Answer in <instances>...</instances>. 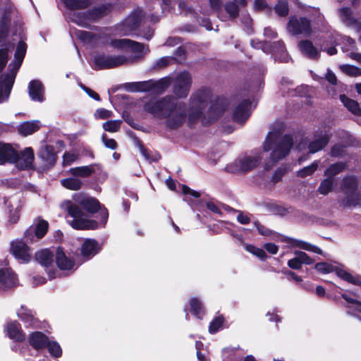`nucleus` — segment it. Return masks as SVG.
Listing matches in <instances>:
<instances>
[{
    "label": "nucleus",
    "mask_w": 361,
    "mask_h": 361,
    "mask_svg": "<svg viewBox=\"0 0 361 361\" xmlns=\"http://www.w3.org/2000/svg\"><path fill=\"white\" fill-rule=\"evenodd\" d=\"M340 99L345 107L352 114L357 116L361 115V109L356 101L347 97L344 94L340 96Z\"/></svg>",
    "instance_id": "35"
},
{
    "label": "nucleus",
    "mask_w": 361,
    "mask_h": 361,
    "mask_svg": "<svg viewBox=\"0 0 361 361\" xmlns=\"http://www.w3.org/2000/svg\"><path fill=\"white\" fill-rule=\"evenodd\" d=\"M18 317L21 319L26 327H37L38 320L35 313L25 306L22 305L17 311Z\"/></svg>",
    "instance_id": "24"
},
{
    "label": "nucleus",
    "mask_w": 361,
    "mask_h": 361,
    "mask_svg": "<svg viewBox=\"0 0 361 361\" xmlns=\"http://www.w3.org/2000/svg\"><path fill=\"white\" fill-rule=\"evenodd\" d=\"M11 251L16 259L23 262H27L31 259L28 247L21 240H13L11 243Z\"/></svg>",
    "instance_id": "17"
},
{
    "label": "nucleus",
    "mask_w": 361,
    "mask_h": 361,
    "mask_svg": "<svg viewBox=\"0 0 361 361\" xmlns=\"http://www.w3.org/2000/svg\"><path fill=\"white\" fill-rule=\"evenodd\" d=\"M274 9L279 16H286L288 13V6L287 1H279L276 5Z\"/></svg>",
    "instance_id": "52"
},
{
    "label": "nucleus",
    "mask_w": 361,
    "mask_h": 361,
    "mask_svg": "<svg viewBox=\"0 0 361 361\" xmlns=\"http://www.w3.org/2000/svg\"><path fill=\"white\" fill-rule=\"evenodd\" d=\"M251 45L255 49H262L263 51L268 52L269 51V46L265 42H261L258 40H251Z\"/></svg>",
    "instance_id": "58"
},
{
    "label": "nucleus",
    "mask_w": 361,
    "mask_h": 361,
    "mask_svg": "<svg viewBox=\"0 0 361 361\" xmlns=\"http://www.w3.org/2000/svg\"><path fill=\"white\" fill-rule=\"evenodd\" d=\"M46 347L53 357L59 358L61 357L62 349L59 343L56 341L49 340Z\"/></svg>",
    "instance_id": "42"
},
{
    "label": "nucleus",
    "mask_w": 361,
    "mask_h": 361,
    "mask_svg": "<svg viewBox=\"0 0 361 361\" xmlns=\"http://www.w3.org/2000/svg\"><path fill=\"white\" fill-rule=\"evenodd\" d=\"M121 121L119 120L108 121L103 124V128L111 133L117 132L121 126Z\"/></svg>",
    "instance_id": "48"
},
{
    "label": "nucleus",
    "mask_w": 361,
    "mask_h": 361,
    "mask_svg": "<svg viewBox=\"0 0 361 361\" xmlns=\"http://www.w3.org/2000/svg\"><path fill=\"white\" fill-rule=\"evenodd\" d=\"M211 98V91L207 88L197 90L190 97L188 109L184 102L172 96H166L159 100H150L144 106L146 111L157 118L164 119L170 128H176L185 121L187 116L190 121L198 118Z\"/></svg>",
    "instance_id": "1"
},
{
    "label": "nucleus",
    "mask_w": 361,
    "mask_h": 361,
    "mask_svg": "<svg viewBox=\"0 0 361 361\" xmlns=\"http://www.w3.org/2000/svg\"><path fill=\"white\" fill-rule=\"evenodd\" d=\"M40 127L39 121H25L18 126V130L20 135L27 136L37 131Z\"/></svg>",
    "instance_id": "30"
},
{
    "label": "nucleus",
    "mask_w": 361,
    "mask_h": 361,
    "mask_svg": "<svg viewBox=\"0 0 361 361\" xmlns=\"http://www.w3.org/2000/svg\"><path fill=\"white\" fill-rule=\"evenodd\" d=\"M10 18L7 13H5L0 23V42L3 41L7 36Z\"/></svg>",
    "instance_id": "46"
},
{
    "label": "nucleus",
    "mask_w": 361,
    "mask_h": 361,
    "mask_svg": "<svg viewBox=\"0 0 361 361\" xmlns=\"http://www.w3.org/2000/svg\"><path fill=\"white\" fill-rule=\"evenodd\" d=\"M73 200L75 203L65 200L61 203V207L68 212L71 218L68 222L73 228L97 229L105 226L109 213L96 198L76 193L73 195Z\"/></svg>",
    "instance_id": "2"
},
{
    "label": "nucleus",
    "mask_w": 361,
    "mask_h": 361,
    "mask_svg": "<svg viewBox=\"0 0 361 361\" xmlns=\"http://www.w3.org/2000/svg\"><path fill=\"white\" fill-rule=\"evenodd\" d=\"M333 38L334 40L331 42V44H338L341 40L343 41V45L342 46V49L344 51H348L353 49L355 46V40L349 37H341L336 33L333 36Z\"/></svg>",
    "instance_id": "37"
},
{
    "label": "nucleus",
    "mask_w": 361,
    "mask_h": 361,
    "mask_svg": "<svg viewBox=\"0 0 361 361\" xmlns=\"http://www.w3.org/2000/svg\"><path fill=\"white\" fill-rule=\"evenodd\" d=\"M49 224L47 221L41 219L37 223L35 228V235L38 239L42 238L47 232Z\"/></svg>",
    "instance_id": "44"
},
{
    "label": "nucleus",
    "mask_w": 361,
    "mask_h": 361,
    "mask_svg": "<svg viewBox=\"0 0 361 361\" xmlns=\"http://www.w3.org/2000/svg\"><path fill=\"white\" fill-rule=\"evenodd\" d=\"M8 221L10 224H16L20 218L23 202L18 198H12L6 202Z\"/></svg>",
    "instance_id": "19"
},
{
    "label": "nucleus",
    "mask_w": 361,
    "mask_h": 361,
    "mask_svg": "<svg viewBox=\"0 0 361 361\" xmlns=\"http://www.w3.org/2000/svg\"><path fill=\"white\" fill-rule=\"evenodd\" d=\"M342 298L345 300L346 302V304L345 305V307L348 309H351L353 307V305L356 302L357 300V299L353 298L348 293H343L341 294Z\"/></svg>",
    "instance_id": "63"
},
{
    "label": "nucleus",
    "mask_w": 361,
    "mask_h": 361,
    "mask_svg": "<svg viewBox=\"0 0 361 361\" xmlns=\"http://www.w3.org/2000/svg\"><path fill=\"white\" fill-rule=\"evenodd\" d=\"M173 59L171 57L164 56L157 60L154 64V68H162L168 66Z\"/></svg>",
    "instance_id": "57"
},
{
    "label": "nucleus",
    "mask_w": 361,
    "mask_h": 361,
    "mask_svg": "<svg viewBox=\"0 0 361 361\" xmlns=\"http://www.w3.org/2000/svg\"><path fill=\"white\" fill-rule=\"evenodd\" d=\"M28 92L32 101L42 102L44 100V89L39 80H32L28 85Z\"/></svg>",
    "instance_id": "25"
},
{
    "label": "nucleus",
    "mask_w": 361,
    "mask_h": 361,
    "mask_svg": "<svg viewBox=\"0 0 361 361\" xmlns=\"http://www.w3.org/2000/svg\"><path fill=\"white\" fill-rule=\"evenodd\" d=\"M60 183L65 188L71 190H78L82 185L81 180L75 176L61 179Z\"/></svg>",
    "instance_id": "38"
},
{
    "label": "nucleus",
    "mask_w": 361,
    "mask_h": 361,
    "mask_svg": "<svg viewBox=\"0 0 361 361\" xmlns=\"http://www.w3.org/2000/svg\"><path fill=\"white\" fill-rule=\"evenodd\" d=\"M66 6L70 9L85 8L90 3V0H61Z\"/></svg>",
    "instance_id": "41"
},
{
    "label": "nucleus",
    "mask_w": 361,
    "mask_h": 361,
    "mask_svg": "<svg viewBox=\"0 0 361 361\" xmlns=\"http://www.w3.org/2000/svg\"><path fill=\"white\" fill-rule=\"evenodd\" d=\"M56 263L58 268L66 274H72L77 268L75 261L68 257L61 247H58L56 252Z\"/></svg>",
    "instance_id": "16"
},
{
    "label": "nucleus",
    "mask_w": 361,
    "mask_h": 361,
    "mask_svg": "<svg viewBox=\"0 0 361 361\" xmlns=\"http://www.w3.org/2000/svg\"><path fill=\"white\" fill-rule=\"evenodd\" d=\"M107 10V7L103 5L94 8L92 13L73 12L71 20L78 25L87 27L89 25L90 21L95 20L97 18L106 14Z\"/></svg>",
    "instance_id": "9"
},
{
    "label": "nucleus",
    "mask_w": 361,
    "mask_h": 361,
    "mask_svg": "<svg viewBox=\"0 0 361 361\" xmlns=\"http://www.w3.org/2000/svg\"><path fill=\"white\" fill-rule=\"evenodd\" d=\"M102 140L106 147L111 149H115L117 147L116 142L114 139L107 138L105 134L102 135Z\"/></svg>",
    "instance_id": "61"
},
{
    "label": "nucleus",
    "mask_w": 361,
    "mask_h": 361,
    "mask_svg": "<svg viewBox=\"0 0 361 361\" xmlns=\"http://www.w3.org/2000/svg\"><path fill=\"white\" fill-rule=\"evenodd\" d=\"M16 157L17 152L10 144L0 142V164L14 162Z\"/></svg>",
    "instance_id": "26"
},
{
    "label": "nucleus",
    "mask_w": 361,
    "mask_h": 361,
    "mask_svg": "<svg viewBox=\"0 0 361 361\" xmlns=\"http://www.w3.org/2000/svg\"><path fill=\"white\" fill-rule=\"evenodd\" d=\"M357 181L354 176L345 177L341 183V191L346 195L345 205L354 206L359 204V194L357 192Z\"/></svg>",
    "instance_id": "8"
},
{
    "label": "nucleus",
    "mask_w": 361,
    "mask_h": 361,
    "mask_svg": "<svg viewBox=\"0 0 361 361\" xmlns=\"http://www.w3.org/2000/svg\"><path fill=\"white\" fill-rule=\"evenodd\" d=\"M338 16L340 20L344 25L355 31L358 32L360 30L361 22L354 17L350 8L343 7L339 9Z\"/></svg>",
    "instance_id": "18"
},
{
    "label": "nucleus",
    "mask_w": 361,
    "mask_h": 361,
    "mask_svg": "<svg viewBox=\"0 0 361 361\" xmlns=\"http://www.w3.org/2000/svg\"><path fill=\"white\" fill-rule=\"evenodd\" d=\"M172 84V78L170 76L162 78L159 80H153L152 92L163 93Z\"/></svg>",
    "instance_id": "34"
},
{
    "label": "nucleus",
    "mask_w": 361,
    "mask_h": 361,
    "mask_svg": "<svg viewBox=\"0 0 361 361\" xmlns=\"http://www.w3.org/2000/svg\"><path fill=\"white\" fill-rule=\"evenodd\" d=\"M287 30L294 35H309L311 33L310 20L306 18L290 17L287 25Z\"/></svg>",
    "instance_id": "12"
},
{
    "label": "nucleus",
    "mask_w": 361,
    "mask_h": 361,
    "mask_svg": "<svg viewBox=\"0 0 361 361\" xmlns=\"http://www.w3.org/2000/svg\"><path fill=\"white\" fill-rule=\"evenodd\" d=\"M125 60L124 55L97 54L94 57V66L96 70L113 68L125 64Z\"/></svg>",
    "instance_id": "10"
},
{
    "label": "nucleus",
    "mask_w": 361,
    "mask_h": 361,
    "mask_svg": "<svg viewBox=\"0 0 361 361\" xmlns=\"http://www.w3.org/2000/svg\"><path fill=\"white\" fill-rule=\"evenodd\" d=\"M330 139V129L329 127L319 128L315 130L310 139L304 138L298 145L299 151L306 149L310 154H314L324 149L329 143Z\"/></svg>",
    "instance_id": "6"
},
{
    "label": "nucleus",
    "mask_w": 361,
    "mask_h": 361,
    "mask_svg": "<svg viewBox=\"0 0 361 361\" xmlns=\"http://www.w3.org/2000/svg\"><path fill=\"white\" fill-rule=\"evenodd\" d=\"M38 156L41 158L47 165L54 164L56 161V154L54 147L44 145L41 147L38 152Z\"/></svg>",
    "instance_id": "31"
},
{
    "label": "nucleus",
    "mask_w": 361,
    "mask_h": 361,
    "mask_svg": "<svg viewBox=\"0 0 361 361\" xmlns=\"http://www.w3.org/2000/svg\"><path fill=\"white\" fill-rule=\"evenodd\" d=\"M295 255L298 256L302 264H305L310 265L314 262V260L304 252L295 251Z\"/></svg>",
    "instance_id": "56"
},
{
    "label": "nucleus",
    "mask_w": 361,
    "mask_h": 361,
    "mask_svg": "<svg viewBox=\"0 0 361 361\" xmlns=\"http://www.w3.org/2000/svg\"><path fill=\"white\" fill-rule=\"evenodd\" d=\"M287 264L290 269L296 270L300 269L302 265L297 255H295L293 259H289Z\"/></svg>",
    "instance_id": "59"
},
{
    "label": "nucleus",
    "mask_w": 361,
    "mask_h": 361,
    "mask_svg": "<svg viewBox=\"0 0 361 361\" xmlns=\"http://www.w3.org/2000/svg\"><path fill=\"white\" fill-rule=\"evenodd\" d=\"M79 157L78 153L75 151L67 152L63 156V166H69L76 161Z\"/></svg>",
    "instance_id": "50"
},
{
    "label": "nucleus",
    "mask_w": 361,
    "mask_h": 361,
    "mask_svg": "<svg viewBox=\"0 0 361 361\" xmlns=\"http://www.w3.org/2000/svg\"><path fill=\"white\" fill-rule=\"evenodd\" d=\"M340 68L346 75L351 77H357L361 75V68L356 66L345 64L340 66Z\"/></svg>",
    "instance_id": "45"
},
{
    "label": "nucleus",
    "mask_w": 361,
    "mask_h": 361,
    "mask_svg": "<svg viewBox=\"0 0 361 361\" xmlns=\"http://www.w3.org/2000/svg\"><path fill=\"white\" fill-rule=\"evenodd\" d=\"M138 85L140 86L139 87L140 92H147V91L152 92L153 80H147V81L139 82Z\"/></svg>",
    "instance_id": "62"
},
{
    "label": "nucleus",
    "mask_w": 361,
    "mask_h": 361,
    "mask_svg": "<svg viewBox=\"0 0 361 361\" xmlns=\"http://www.w3.org/2000/svg\"><path fill=\"white\" fill-rule=\"evenodd\" d=\"M142 17L143 12L141 9L133 11L120 25V33L123 35H132L140 25Z\"/></svg>",
    "instance_id": "13"
},
{
    "label": "nucleus",
    "mask_w": 361,
    "mask_h": 361,
    "mask_svg": "<svg viewBox=\"0 0 361 361\" xmlns=\"http://www.w3.org/2000/svg\"><path fill=\"white\" fill-rule=\"evenodd\" d=\"M111 47L129 53L124 56L125 64L131 63L142 59L149 51L148 46L129 39H114L110 42Z\"/></svg>",
    "instance_id": "5"
},
{
    "label": "nucleus",
    "mask_w": 361,
    "mask_h": 361,
    "mask_svg": "<svg viewBox=\"0 0 361 361\" xmlns=\"http://www.w3.org/2000/svg\"><path fill=\"white\" fill-rule=\"evenodd\" d=\"M271 51L276 60L281 62H287L288 61V55L284 49L283 42H275L274 47L272 48Z\"/></svg>",
    "instance_id": "36"
},
{
    "label": "nucleus",
    "mask_w": 361,
    "mask_h": 361,
    "mask_svg": "<svg viewBox=\"0 0 361 361\" xmlns=\"http://www.w3.org/2000/svg\"><path fill=\"white\" fill-rule=\"evenodd\" d=\"M319 161H314L310 166H305L297 172V176L300 178H305L312 175L318 169Z\"/></svg>",
    "instance_id": "43"
},
{
    "label": "nucleus",
    "mask_w": 361,
    "mask_h": 361,
    "mask_svg": "<svg viewBox=\"0 0 361 361\" xmlns=\"http://www.w3.org/2000/svg\"><path fill=\"white\" fill-rule=\"evenodd\" d=\"M293 140L289 135H283L279 131L270 132L263 144V152H250L238 157L229 166L232 173H243L255 168L263 157L264 152H270L271 165L284 158L290 152Z\"/></svg>",
    "instance_id": "3"
},
{
    "label": "nucleus",
    "mask_w": 361,
    "mask_h": 361,
    "mask_svg": "<svg viewBox=\"0 0 361 361\" xmlns=\"http://www.w3.org/2000/svg\"><path fill=\"white\" fill-rule=\"evenodd\" d=\"M18 285V276L11 268L0 269V292L7 291Z\"/></svg>",
    "instance_id": "15"
},
{
    "label": "nucleus",
    "mask_w": 361,
    "mask_h": 361,
    "mask_svg": "<svg viewBox=\"0 0 361 361\" xmlns=\"http://www.w3.org/2000/svg\"><path fill=\"white\" fill-rule=\"evenodd\" d=\"M8 50L6 49H0V73L5 67L8 61Z\"/></svg>",
    "instance_id": "60"
},
{
    "label": "nucleus",
    "mask_w": 361,
    "mask_h": 361,
    "mask_svg": "<svg viewBox=\"0 0 361 361\" xmlns=\"http://www.w3.org/2000/svg\"><path fill=\"white\" fill-rule=\"evenodd\" d=\"M76 35L78 37L82 40L85 43H89L93 41L94 35L92 32L85 31V30H78L76 32Z\"/></svg>",
    "instance_id": "53"
},
{
    "label": "nucleus",
    "mask_w": 361,
    "mask_h": 361,
    "mask_svg": "<svg viewBox=\"0 0 361 361\" xmlns=\"http://www.w3.org/2000/svg\"><path fill=\"white\" fill-rule=\"evenodd\" d=\"M4 329L8 336L16 342H22L25 338V335L21 329L20 324L16 321L8 322Z\"/></svg>",
    "instance_id": "23"
},
{
    "label": "nucleus",
    "mask_w": 361,
    "mask_h": 361,
    "mask_svg": "<svg viewBox=\"0 0 361 361\" xmlns=\"http://www.w3.org/2000/svg\"><path fill=\"white\" fill-rule=\"evenodd\" d=\"M100 169V165L97 164H90L87 166L71 168L69 173L78 178V177L86 178L91 176L93 173Z\"/></svg>",
    "instance_id": "27"
},
{
    "label": "nucleus",
    "mask_w": 361,
    "mask_h": 361,
    "mask_svg": "<svg viewBox=\"0 0 361 361\" xmlns=\"http://www.w3.org/2000/svg\"><path fill=\"white\" fill-rule=\"evenodd\" d=\"M347 282L361 287V276L351 273L348 279L347 278Z\"/></svg>",
    "instance_id": "64"
},
{
    "label": "nucleus",
    "mask_w": 361,
    "mask_h": 361,
    "mask_svg": "<svg viewBox=\"0 0 361 361\" xmlns=\"http://www.w3.org/2000/svg\"><path fill=\"white\" fill-rule=\"evenodd\" d=\"M346 164L343 162H337L331 164L324 172L328 178H334V176L345 169Z\"/></svg>",
    "instance_id": "40"
},
{
    "label": "nucleus",
    "mask_w": 361,
    "mask_h": 361,
    "mask_svg": "<svg viewBox=\"0 0 361 361\" xmlns=\"http://www.w3.org/2000/svg\"><path fill=\"white\" fill-rule=\"evenodd\" d=\"M173 92L177 98H185L190 92L192 77L188 72L183 71L172 78Z\"/></svg>",
    "instance_id": "7"
},
{
    "label": "nucleus",
    "mask_w": 361,
    "mask_h": 361,
    "mask_svg": "<svg viewBox=\"0 0 361 361\" xmlns=\"http://www.w3.org/2000/svg\"><path fill=\"white\" fill-rule=\"evenodd\" d=\"M190 310L192 314L199 319L204 314V310L201 300L197 298H192L189 301Z\"/></svg>",
    "instance_id": "33"
},
{
    "label": "nucleus",
    "mask_w": 361,
    "mask_h": 361,
    "mask_svg": "<svg viewBox=\"0 0 361 361\" xmlns=\"http://www.w3.org/2000/svg\"><path fill=\"white\" fill-rule=\"evenodd\" d=\"M112 116V112L105 109H98L94 113V117L97 119H106Z\"/></svg>",
    "instance_id": "55"
},
{
    "label": "nucleus",
    "mask_w": 361,
    "mask_h": 361,
    "mask_svg": "<svg viewBox=\"0 0 361 361\" xmlns=\"http://www.w3.org/2000/svg\"><path fill=\"white\" fill-rule=\"evenodd\" d=\"M34 161V152L31 147H26L20 154L17 153L16 160L13 162L20 169H30Z\"/></svg>",
    "instance_id": "22"
},
{
    "label": "nucleus",
    "mask_w": 361,
    "mask_h": 361,
    "mask_svg": "<svg viewBox=\"0 0 361 361\" xmlns=\"http://www.w3.org/2000/svg\"><path fill=\"white\" fill-rule=\"evenodd\" d=\"M298 48L302 54L310 59H317L319 56V49L310 40H302L298 44Z\"/></svg>",
    "instance_id": "28"
},
{
    "label": "nucleus",
    "mask_w": 361,
    "mask_h": 361,
    "mask_svg": "<svg viewBox=\"0 0 361 361\" xmlns=\"http://www.w3.org/2000/svg\"><path fill=\"white\" fill-rule=\"evenodd\" d=\"M26 50V44L20 41L17 45L14 61L9 64L7 73L0 76V103L6 101L9 97L16 73L22 64Z\"/></svg>",
    "instance_id": "4"
},
{
    "label": "nucleus",
    "mask_w": 361,
    "mask_h": 361,
    "mask_svg": "<svg viewBox=\"0 0 361 361\" xmlns=\"http://www.w3.org/2000/svg\"><path fill=\"white\" fill-rule=\"evenodd\" d=\"M250 102L243 99L234 109L233 120L238 123H243L250 115Z\"/></svg>",
    "instance_id": "20"
},
{
    "label": "nucleus",
    "mask_w": 361,
    "mask_h": 361,
    "mask_svg": "<svg viewBox=\"0 0 361 361\" xmlns=\"http://www.w3.org/2000/svg\"><path fill=\"white\" fill-rule=\"evenodd\" d=\"M346 152V147L341 145H335L331 149V156L335 157H343Z\"/></svg>",
    "instance_id": "54"
},
{
    "label": "nucleus",
    "mask_w": 361,
    "mask_h": 361,
    "mask_svg": "<svg viewBox=\"0 0 361 361\" xmlns=\"http://www.w3.org/2000/svg\"><path fill=\"white\" fill-rule=\"evenodd\" d=\"M314 268L318 272L323 274L335 272L339 278L345 281H347V278L348 279L351 274L345 269L343 265L336 262L317 263Z\"/></svg>",
    "instance_id": "11"
},
{
    "label": "nucleus",
    "mask_w": 361,
    "mask_h": 361,
    "mask_svg": "<svg viewBox=\"0 0 361 361\" xmlns=\"http://www.w3.org/2000/svg\"><path fill=\"white\" fill-rule=\"evenodd\" d=\"M334 184L335 178L326 177L321 182L317 191L321 195H326L332 190Z\"/></svg>",
    "instance_id": "39"
},
{
    "label": "nucleus",
    "mask_w": 361,
    "mask_h": 361,
    "mask_svg": "<svg viewBox=\"0 0 361 361\" xmlns=\"http://www.w3.org/2000/svg\"><path fill=\"white\" fill-rule=\"evenodd\" d=\"M29 343L35 350L44 348L49 341V338L43 333L35 331L29 336Z\"/></svg>",
    "instance_id": "29"
},
{
    "label": "nucleus",
    "mask_w": 361,
    "mask_h": 361,
    "mask_svg": "<svg viewBox=\"0 0 361 361\" xmlns=\"http://www.w3.org/2000/svg\"><path fill=\"white\" fill-rule=\"evenodd\" d=\"M285 240H287V242L293 247H298L307 251L312 252L319 255L322 253V251L319 247L307 242L291 238H285Z\"/></svg>",
    "instance_id": "32"
},
{
    "label": "nucleus",
    "mask_w": 361,
    "mask_h": 361,
    "mask_svg": "<svg viewBox=\"0 0 361 361\" xmlns=\"http://www.w3.org/2000/svg\"><path fill=\"white\" fill-rule=\"evenodd\" d=\"M245 250L262 260H264L267 257V255L262 249L256 247L252 245H247Z\"/></svg>",
    "instance_id": "51"
},
{
    "label": "nucleus",
    "mask_w": 361,
    "mask_h": 361,
    "mask_svg": "<svg viewBox=\"0 0 361 361\" xmlns=\"http://www.w3.org/2000/svg\"><path fill=\"white\" fill-rule=\"evenodd\" d=\"M36 260L45 268L50 279L57 277L54 262V255L47 249L42 250L35 254Z\"/></svg>",
    "instance_id": "14"
},
{
    "label": "nucleus",
    "mask_w": 361,
    "mask_h": 361,
    "mask_svg": "<svg viewBox=\"0 0 361 361\" xmlns=\"http://www.w3.org/2000/svg\"><path fill=\"white\" fill-rule=\"evenodd\" d=\"M224 323V318L221 316H218L215 317L209 326V331L212 334H214L217 332L219 329H221Z\"/></svg>",
    "instance_id": "49"
},
{
    "label": "nucleus",
    "mask_w": 361,
    "mask_h": 361,
    "mask_svg": "<svg viewBox=\"0 0 361 361\" xmlns=\"http://www.w3.org/2000/svg\"><path fill=\"white\" fill-rule=\"evenodd\" d=\"M102 249L99 243L94 239H86L84 240L80 252L82 257L88 260L96 255Z\"/></svg>",
    "instance_id": "21"
},
{
    "label": "nucleus",
    "mask_w": 361,
    "mask_h": 361,
    "mask_svg": "<svg viewBox=\"0 0 361 361\" xmlns=\"http://www.w3.org/2000/svg\"><path fill=\"white\" fill-rule=\"evenodd\" d=\"M224 8L229 18L234 19L238 16L240 7L234 1L227 2L224 5Z\"/></svg>",
    "instance_id": "47"
}]
</instances>
